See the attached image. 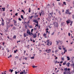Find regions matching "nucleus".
<instances>
[{
    "label": "nucleus",
    "mask_w": 74,
    "mask_h": 74,
    "mask_svg": "<svg viewBox=\"0 0 74 74\" xmlns=\"http://www.w3.org/2000/svg\"><path fill=\"white\" fill-rule=\"evenodd\" d=\"M51 49H46L45 50V52H47V53H51Z\"/></svg>",
    "instance_id": "obj_5"
},
{
    "label": "nucleus",
    "mask_w": 74,
    "mask_h": 74,
    "mask_svg": "<svg viewBox=\"0 0 74 74\" xmlns=\"http://www.w3.org/2000/svg\"><path fill=\"white\" fill-rule=\"evenodd\" d=\"M21 18L23 19V15H21Z\"/></svg>",
    "instance_id": "obj_31"
},
{
    "label": "nucleus",
    "mask_w": 74,
    "mask_h": 74,
    "mask_svg": "<svg viewBox=\"0 0 74 74\" xmlns=\"http://www.w3.org/2000/svg\"><path fill=\"white\" fill-rule=\"evenodd\" d=\"M10 26H11V27H12V26H13V24L10 25Z\"/></svg>",
    "instance_id": "obj_50"
},
{
    "label": "nucleus",
    "mask_w": 74,
    "mask_h": 74,
    "mask_svg": "<svg viewBox=\"0 0 74 74\" xmlns=\"http://www.w3.org/2000/svg\"><path fill=\"white\" fill-rule=\"evenodd\" d=\"M61 47V46H59L58 47V49H60V50H61V49H62V48L60 47Z\"/></svg>",
    "instance_id": "obj_17"
},
{
    "label": "nucleus",
    "mask_w": 74,
    "mask_h": 74,
    "mask_svg": "<svg viewBox=\"0 0 74 74\" xmlns=\"http://www.w3.org/2000/svg\"><path fill=\"white\" fill-rule=\"evenodd\" d=\"M70 63L68 62L66 64V65L68 67H69L70 66Z\"/></svg>",
    "instance_id": "obj_11"
},
{
    "label": "nucleus",
    "mask_w": 74,
    "mask_h": 74,
    "mask_svg": "<svg viewBox=\"0 0 74 74\" xmlns=\"http://www.w3.org/2000/svg\"><path fill=\"white\" fill-rule=\"evenodd\" d=\"M19 57H18V56H16V57H15V58L16 59H18V58Z\"/></svg>",
    "instance_id": "obj_41"
},
{
    "label": "nucleus",
    "mask_w": 74,
    "mask_h": 74,
    "mask_svg": "<svg viewBox=\"0 0 74 74\" xmlns=\"http://www.w3.org/2000/svg\"><path fill=\"white\" fill-rule=\"evenodd\" d=\"M6 50L8 52H10V50L8 49V48H7Z\"/></svg>",
    "instance_id": "obj_27"
},
{
    "label": "nucleus",
    "mask_w": 74,
    "mask_h": 74,
    "mask_svg": "<svg viewBox=\"0 0 74 74\" xmlns=\"http://www.w3.org/2000/svg\"><path fill=\"white\" fill-rule=\"evenodd\" d=\"M63 4L64 5H66V3L65 2H64L63 3Z\"/></svg>",
    "instance_id": "obj_23"
},
{
    "label": "nucleus",
    "mask_w": 74,
    "mask_h": 74,
    "mask_svg": "<svg viewBox=\"0 0 74 74\" xmlns=\"http://www.w3.org/2000/svg\"><path fill=\"white\" fill-rule=\"evenodd\" d=\"M65 13L66 14H69V15H71V14H72L71 12L70 13L69 10H66Z\"/></svg>",
    "instance_id": "obj_3"
},
{
    "label": "nucleus",
    "mask_w": 74,
    "mask_h": 74,
    "mask_svg": "<svg viewBox=\"0 0 74 74\" xmlns=\"http://www.w3.org/2000/svg\"><path fill=\"white\" fill-rule=\"evenodd\" d=\"M64 52H67V50H65Z\"/></svg>",
    "instance_id": "obj_61"
},
{
    "label": "nucleus",
    "mask_w": 74,
    "mask_h": 74,
    "mask_svg": "<svg viewBox=\"0 0 74 74\" xmlns=\"http://www.w3.org/2000/svg\"><path fill=\"white\" fill-rule=\"evenodd\" d=\"M49 30V29H48V28H47V29H45V30L47 31V30Z\"/></svg>",
    "instance_id": "obj_55"
},
{
    "label": "nucleus",
    "mask_w": 74,
    "mask_h": 74,
    "mask_svg": "<svg viewBox=\"0 0 74 74\" xmlns=\"http://www.w3.org/2000/svg\"><path fill=\"white\" fill-rule=\"evenodd\" d=\"M33 22H35V23H36L37 24H38V22L36 19L33 20Z\"/></svg>",
    "instance_id": "obj_7"
},
{
    "label": "nucleus",
    "mask_w": 74,
    "mask_h": 74,
    "mask_svg": "<svg viewBox=\"0 0 74 74\" xmlns=\"http://www.w3.org/2000/svg\"><path fill=\"white\" fill-rule=\"evenodd\" d=\"M27 34H29V36H32V35H33V33H30V31H29V29H28L27 30Z\"/></svg>",
    "instance_id": "obj_4"
},
{
    "label": "nucleus",
    "mask_w": 74,
    "mask_h": 74,
    "mask_svg": "<svg viewBox=\"0 0 74 74\" xmlns=\"http://www.w3.org/2000/svg\"><path fill=\"white\" fill-rule=\"evenodd\" d=\"M66 58H67L68 60H70V57L69 56H67Z\"/></svg>",
    "instance_id": "obj_14"
},
{
    "label": "nucleus",
    "mask_w": 74,
    "mask_h": 74,
    "mask_svg": "<svg viewBox=\"0 0 74 74\" xmlns=\"http://www.w3.org/2000/svg\"><path fill=\"white\" fill-rule=\"evenodd\" d=\"M4 22H2L1 25L2 26H4Z\"/></svg>",
    "instance_id": "obj_20"
},
{
    "label": "nucleus",
    "mask_w": 74,
    "mask_h": 74,
    "mask_svg": "<svg viewBox=\"0 0 74 74\" xmlns=\"http://www.w3.org/2000/svg\"><path fill=\"white\" fill-rule=\"evenodd\" d=\"M2 22H4V20H3V19H2Z\"/></svg>",
    "instance_id": "obj_62"
},
{
    "label": "nucleus",
    "mask_w": 74,
    "mask_h": 74,
    "mask_svg": "<svg viewBox=\"0 0 74 74\" xmlns=\"http://www.w3.org/2000/svg\"><path fill=\"white\" fill-rule=\"evenodd\" d=\"M71 67H73L74 69V63H73V64H71Z\"/></svg>",
    "instance_id": "obj_15"
},
{
    "label": "nucleus",
    "mask_w": 74,
    "mask_h": 74,
    "mask_svg": "<svg viewBox=\"0 0 74 74\" xmlns=\"http://www.w3.org/2000/svg\"><path fill=\"white\" fill-rule=\"evenodd\" d=\"M25 28L26 29L27 28V25H25Z\"/></svg>",
    "instance_id": "obj_58"
},
{
    "label": "nucleus",
    "mask_w": 74,
    "mask_h": 74,
    "mask_svg": "<svg viewBox=\"0 0 74 74\" xmlns=\"http://www.w3.org/2000/svg\"><path fill=\"white\" fill-rule=\"evenodd\" d=\"M68 35L69 36H70V33H68Z\"/></svg>",
    "instance_id": "obj_54"
},
{
    "label": "nucleus",
    "mask_w": 74,
    "mask_h": 74,
    "mask_svg": "<svg viewBox=\"0 0 74 74\" xmlns=\"http://www.w3.org/2000/svg\"><path fill=\"white\" fill-rule=\"evenodd\" d=\"M46 42H47V45H52V42L51 41H49V40H47L46 41Z\"/></svg>",
    "instance_id": "obj_1"
},
{
    "label": "nucleus",
    "mask_w": 74,
    "mask_h": 74,
    "mask_svg": "<svg viewBox=\"0 0 74 74\" xmlns=\"http://www.w3.org/2000/svg\"><path fill=\"white\" fill-rule=\"evenodd\" d=\"M61 59L62 60H63H63H64V58H61Z\"/></svg>",
    "instance_id": "obj_32"
},
{
    "label": "nucleus",
    "mask_w": 74,
    "mask_h": 74,
    "mask_svg": "<svg viewBox=\"0 0 74 74\" xmlns=\"http://www.w3.org/2000/svg\"><path fill=\"white\" fill-rule=\"evenodd\" d=\"M71 23V24H70V26H72V24H73V21H71L70 22Z\"/></svg>",
    "instance_id": "obj_16"
},
{
    "label": "nucleus",
    "mask_w": 74,
    "mask_h": 74,
    "mask_svg": "<svg viewBox=\"0 0 74 74\" xmlns=\"http://www.w3.org/2000/svg\"><path fill=\"white\" fill-rule=\"evenodd\" d=\"M9 71H10L11 73H12V71H13V69H12V70L10 69Z\"/></svg>",
    "instance_id": "obj_29"
},
{
    "label": "nucleus",
    "mask_w": 74,
    "mask_h": 74,
    "mask_svg": "<svg viewBox=\"0 0 74 74\" xmlns=\"http://www.w3.org/2000/svg\"><path fill=\"white\" fill-rule=\"evenodd\" d=\"M16 36L14 35L13 37V38H14V39H16Z\"/></svg>",
    "instance_id": "obj_22"
},
{
    "label": "nucleus",
    "mask_w": 74,
    "mask_h": 74,
    "mask_svg": "<svg viewBox=\"0 0 74 74\" xmlns=\"http://www.w3.org/2000/svg\"><path fill=\"white\" fill-rule=\"evenodd\" d=\"M32 18H33V16H32L31 17H30V18L31 19H32Z\"/></svg>",
    "instance_id": "obj_28"
},
{
    "label": "nucleus",
    "mask_w": 74,
    "mask_h": 74,
    "mask_svg": "<svg viewBox=\"0 0 74 74\" xmlns=\"http://www.w3.org/2000/svg\"><path fill=\"white\" fill-rule=\"evenodd\" d=\"M14 25L16 26V21L15 20H14Z\"/></svg>",
    "instance_id": "obj_12"
},
{
    "label": "nucleus",
    "mask_w": 74,
    "mask_h": 74,
    "mask_svg": "<svg viewBox=\"0 0 74 74\" xmlns=\"http://www.w3.org/2000/svg\"><path fill=\"white\" fill-rule=\"evenodd\" d=\"M22 12H23L24 13V14H25V11H24V10H21Z\"/></svg>",
    "instance_id": "obj_34"
},
{
    "label": "nucleus",
    "mask_w": 74,
    "mask_h": 74,
    "mask_svg": "<svg viewBox=\"0 0 74 74\" xmlns=\"http://www.w3.org/2000/svg\"><path fill=\"white\" fill-rule=\"evenodd\" d=\"M68 71H70V68H68V69H67Z\"/></svg>",
    "instance_id": "obj_57"
},
{
    "label": "nucleus",
    "mask_w": 74,
    "mask_h": 74,
    "mask_svg": "<svg viewBox=\"0 0 74 74\" xmlns=\"http://www.w3.org/2000/svg\"><path fill=\"white\" fill-rule=\"evenodd\" d=\"M48 32H49L47 30V31H46V33H48Z\"/></svg>",
    "instance_id": "obj_52"
},
{
    "label": "nucleus",
    "mask_w": 74,
    "mask_h": 74,
    "mask_svg": "<svg viewBox=\"0 0 74 74\" xmlns=\"http://www.w3.org/2000/svg\"><path fill=\"white\" fill-rule=\"evenodd\" d=\"M28 10L29 12H31V9H30V8H29Z\"/></svg>",
    "instance_id": "obj_24"
},
{
    "label": "nucleus",
    "mask_w": 74,
    "mask_h": 74,
    "mask_svg": "<svg viewBox=\"0 0 74 74\" xmlns=\"http://www.w3.org/2000/svg\"><path fill=\"white\" fill-rule=\"evenodd\" d=\"M63 47H64V46H62V47H63V50H64V51H65V49H65V48H64Z\"/></svg>",
    "instance_id": "obj_38"
},
{
    "label": "nucleus",
    "mask_w": 74,
    "mask_h": 74,
    "mask_svg": "<svg viewBox=\"0 0 74 74\" xmlns=\"http://www.w3.org/2000/svg\"><path fill=\"white\" fill-rule=\"evenodd\" d=\"M28 34H26V33H24V36L25 37L26 36H28Z\"/></svg>",
    "instance_id": "obj_9"
},
{
    "label": "nucleus",
    "mask_w": 74,
    "mask_h": 74,
    "mask_svg": "<svg viewBox=\"0 0 74 74\" xmlns=\"http://www.w3.org/2000/svg\"><path fill=\"white\" fill-rule=\"evenodd\" d=\"M58 13H59L60 15H61V13L60 12V10L58 12Z\"/></svg>",
    "instance_id": "obj_39"
},
{
    "label": "nucleus",
    "mask_w": 74,
    "mask_h": 74,
    "mask_svg": "<svg viewBox=\"0 0 74 74\" xmlns=\"http://www.w3.org/2000/svg\"><path fill=\"white\" fill-rule=\"evenodd\" d=\"M71 21V20H70L69 19L68 20L66 21V22L67 23V25H68L69 23H70Z\"/></svg>",
    "instance_id": "obj_8"
},
{
    "label": "nucleus",
    "mask_w": 74,
    "mask_h": 74,
    "mask_svg": "<svg viewBox=\"0 0 74 74\" xmlns=\"http://www.w3.org/2000/svg\"><path fill=\"white\" fill-rule=\"evenodd\" d=\"M54 27H58V23L57 22L54 23H53Z\"/></svg>",
    "instance_id": "obj_6"
},
{
    "label": "nucleus",
    "mask_w": 74,
    "mask_h": 74,
    "mask_svg": "<svg viewBox=\"0 0 74 74\" xmlns=\"http://www.w3.org/2000/svg\"><path fill=\"white\" fill-rule=\"evenodd\" d=\"M36 28H34V30H36Z\"/></svg>",
    "instance_id": "obj_59"
},
{
    "label": "nucleus",
    "mask_w": 74,
    "mask_h": 74,
    "mask_svg": "<svg viewBox=\"0 0 74 74\" xmlns=\"http://www.w3.org/2000/svg\"><path fill=\"white\" fill-rule=\"evenodd\" d=\"M35 25H36V26H37V27H38V24H35Z\"/></svg>",
    "instance_id": "obj_43"
},
{
    "label": "nucleus",
    "mask_w": 74,
    "mask_h": 74,
    "mask_svg": "<svg viewBox=\"0 0 74 74\" xmlns=\"http://www.w3.org/2000/svg\"><path fill=\"white\" fill-rule=\"evenodd\" d=\"M23 73V72H20V74H22Z\"/></svg>",
    "instance_id": "obj_49"
},
{
    "label": "nucleus",
    "mask_w": 74,
    "mask_h": 74,
    "mask_svg": "<svg viewBox=\"0 0 74 74\" xmlns=\"http://www.w3.org/2000/svg\"><path fill=\"white\" fill-rule=\"evenodd\" d=\"M15 74H17L18 72H17L16 71H15Z\"/></svg>",
    "instance_id": "obj_42"
},
{
    "label": "nucleus",
    "mask_w": 74,
    "mask_h": 74,
    "mask_svg": "<svg viewBox=\"0 0 74 74\" xmlns=\"http://www.w3.org/2000/svg\"><path fill=\"white\" fill-rule=\"evenodd\" d=\"M64 74H69V72L67 71V68H66L64 69Z\"/></svg>",
    "instance_id": "obj_2"
},
{
    "label": "nucleus",
    "mask_w": 74,
    "mask_h": 74,
    "mask_svg": "<svg viewBox=\"0 0 74 74\" xmlns=\"http://www.w3.org/2000/svg\"><path fill=\"white\" fill-rule=\"evenodd\" d=\"M23 59H25V60H27V57H25L24 58H23Z\"/></svg>",
    "instance_id": "obj_30"
},
{
    "label": "nucleus",
    "mask_w": 74,
    "mask_h": 74,
    "mask_svg": "<svg viewBox=\"0 0 74 74\" xmlns=\"http://www.w3.org/2000/svg\"><path fill=\"white\" fill-rule=\"evenodd\" d=\"M56 42H57V45H58V44H59V42L57 41H56Z\"/></svg>",
    "instance_id": "obj_46"
},
{
    "label": "nucleus",
    "mask_w": 74,
    "mask_h": 74,
    "mask_svg": "<svg viewBox=\"0 0 74 74\" xmlns=\"http://www.w3.org/2000/svg\"><path fill=\"white\" fill-rule=\"evenodd\" d=\"M66 62H64L63 64V65H65V64H66Z\"/></svg>",
    "instance_id": "obj_25"
},
{
    "label": "nucleus",
    "mask_w": 74,
    "mask_h": 74,
    "mask_svg": "<svg viewBox=\"0 0 74 74\" xmlns=\"http://www.w3.org/2000/svg\"><path fill=\"white\" fill-rule=\"evenodd\" d=\"M54 34L55 32H53L51 34V35H52V36H53V34Z\"/></svg>",
    "instance_id": "obj_36"
},
{
    "label": "nucleus",
    "mask_w": 74,
    "mask_h": 74,
    "mask_svg": "<svg viewBox=\"0 0 74 74\" xmlns=\"http://www.w3.org/2000/svg\"><path fill=\"white\" fill-rule=\"evenodd\" d=\"M63 61H61L60 62V63H61V64H62V63H63Z\"/></svg>",
    "instance_id": "obj_60"
},
{
    "label": "nucleus",
    "mask_w": 74,
    "mask_h": 74,
    "mask_svg": "<svg viewBox=\"0 0 74 74\" xmlns=\"http://www.w3.org/2000/svg\"><path fill=\"white\" fill-rule=\"evenodd\" d=\"M17 51H18V50L16 49V50H15L14 51V53H16V52H17Z\"/></svg>",
    "instance_id": "obj_26"
},
{
    "label": "nucleus",
    "mask_w": 74,
    "mask_h": 74,
    "mask_svg": "<svg viewBox=\"0 0 74 74\" xmlns=\"http://www.w3.org/2000/svg\"><path fill=\"white\" fill-rule=\"evenodd\" d=\"M29 28H32L33 27V26H32V25H31L29 26Z\"/></svg>",
    "instance_id": "obj_35"
},
{
    "label": "nucleus",
    "mask_w": 74,
    "mask_h": 74,
    "mask_svg": "<svg viewBox=\"0 0 74 74\" xmlns=\"http://www.w3.org/2000/svg\"><path fill=\"white\" fill-rule=\"evenodd\" d=\"M55 52H56V53H57V51H55Z\"/></svg>",
    "instance_id": "obj_63"
},
{
    "label": "nucleus",
    "mask_w": 74,
    "mask_h": 74,
    "mask_svg": "<svg viewBox=\"0 0 74 74\" xmlns=\"http://www.w3.org/2000/svg\"><path fill=\"white\" fill-rule=\"evenodd\" d=\"M15 16H17V15H18V13H16V14H15Z\"/></svg>",
    "instance_id": "obj_47"
},
{
    "label": "nucleus",
    "mask_w": 74,
    "mask_h": 74,
    "mask_svg": "<svg viewBox=\"0 0 74 74\" xmlns=\"http://www.w3.org/2000/svg\"><path fill=\"white\" fill-rule=\"evenodd\" d=\"M21 42V41L19 40V41H17V43H18V42Z\"/></svg>",
    "instance_id": "obj_53"
},
{
    "label": "nucleus",
    "mask_w": 74,
    "mask_h": 74,
    "mask_svg": "<svg viewBox=\"0 0 74 74\" xmlns=\"http://www.w3.org/2000/svg\"><path fill=\"white\" fill-rule=\"evenodd\" d=\"M2 10H3V11H5V8H2Z\"/></svg>",
    "instance_id": "obj_21"
},
{
    "label": "nucleus",
    "mask_w": 74,
    "mask_h": 74,
    "mask_svg": "<svg viewBox=\"0 0 74 74\" xmlns=\"http://www.w3.org/2000/svg\"><path fill=\"white\" fill-rule=\"evenodd\" d=\"M72 18H74V15H72Z\"/></svg>",
    "instance_id": "obj_56"
},
{
    "label": "nucleus",
    "mask_w": 74,
    "mask_h": 74,
    "mask_svg": "<svg viewBox=\"0 0 74 74\" xmlns=\"http://www.w3.org/2000/svg\"><path fill=\"white\" fill-rule=\"evenodd\" d=\"M53 14V12H52V13H50V14L51 15H52V14Z\"/></svg>",
    "instance_id": "obj_45"
},
{
    "label": "nucleus",
    "mask_w": 74,
    "mask_h": 74,
    "mask_svg": "<svg viewBox=\"0 0 74 74\" xmlns=\"http://www.w3.org/2000/svg\"><path fill=\"white\" fill-rule=\"evenodd\" d=\"M41 13L42 15H44V11L43 10H42L41 11Z\"/></svg>",
    "instance_id": "obj_13"
},
{
    "label": "nucleus",
    "mask_w": 74,
    "mask_h": 74,
    "mask_svg": "<svg viewBox=\"0 0 74 74\" xmlns=\"http://www.w3.org/2000/svg\"><path fill=\"white\" fill-rule=\"evenodd\" d=\"M33 30H34V29H32L31 30V33H33Z\"/></svg>",
    "instance_id": "obj_37"
},
{
    "label": "nucleus",
    "mask_w": 74,
    "mask_h": 74,
    "mask_svg": "<svg viewBox=\"0 0 74 74\" xmlns=\"http://www.w3.org/2000/svg\"><path fill=\"white\" fill-rule=\"evenodd\" d=\"M27 23H29V24L30 23V21H28L27 22Z\"/></svg>",
    "instance_id": "obj_48"
},
{
    "label": "nucleus",
    "mask_w": 74,
    "mask_h": 74,
    "mask_svg": "<svg viewBox=\"0 0 74 74\" xmlns=\"http://www.w3.org/2000/svg\"><path fill=\"white\" fill-rule=\"evenodd\" d=\"M58 59V57H56V58H55V59Z\"/></svg>",
    "instance_id": "obj_64"
},
{
    "label": "nucleus",
    "mask_w": 74,
    "mask_h": 74,
    "mask_svg": "<svg viewBox=\"0 0 74 74\" xmlns=\"http://www.w3.org/2000/svg\"><path fill=\"white\" fill-rule=\"evenodd\" d=\"M33 36L34 37V38H36V37H37V34H34V35Z\"/></svg>",
    "instance_id": "obj_10"
},
{
    "label": "nucleus",
    "mask_w": 74,
    "mask_h": 74,
    "mask_svg": "<svg viewBox=\"0 0 74 74\" xmlns=\"http://www.w3.org/2000/svg\"><path fill=\"white\" fill-rule=\"evenodd\" d=\"M47 34H45V33H44V34H43V36H47Z\"/></svg>",
    "instance_id": "obj_19"
},
{
    "label": "nucleus",
    "mask_w": 74,
    "mask_h": 74,
    "mask_svg": "<svg viewBox=\"0 0 74 74\" xmlns=\"http://www.w3.org/2000/svg\"><path fill=\"white\" fill-rule=\"evenodd\" d=\"M37 66H34H34H32V67L33 68H35V67H37Z\"/></svg>",
    "instance_id": "obj_33"
},
{
    "label": "nucleus",
    "mask_w": 74,
    "mask_h": 74,
    "mask_svg": "<svg viewBox=\"0 0 74 74\" xmlns=\"http://www.w3.org/2000/svg\"><path fill=\"white\" fill-rule=\"evenodd\" d=\"M31 59H34V56H33V57H31Z\"/></svg>",
    "instance_id": "obj_44"
},
{
    "label": "nucleus",
    "mask_w": 74,
    "mask_h": 74,
    "mask_svg": "<svg viewBox=\"0 0 74 74\" xmlns=\"http://www.w3.org/2000/svg\"><path fill=\"white\" fill-rule=\"evenodd\" d=\"M18 20H19V21H22V19H21V18H18Z\"/></svg>",
    "instance_id": "obj_40"
},
{
    "label": "nucleus",
    "mask_w": 74,
    "mask_h": 74,
    "mask_svg": "<svg viewBox=\"0 0 74 74\" xmlns=\"http://www.w3.org/2000/svg\"><path fill=\"white\" fill-rule=\"evenodd\" d=\"M13 30H16V28L15 27H13V28H12Z\"/></svg>",
    "instance_id": "obj_18"
},
{
    "label": "nucleus",
    "mask_w": 74,
    "mask_h": 74,
    "mask_svg": "<svg viewBox=\"0 0 74 74\" xmlns=\"http://www.w3.org/2000/svg\"><path fill=\"white\" fill-rule=\"evenodd\" d=\"M2 44H3V45L4 46V44H5V42H3V43L2 42Z\"/></svg>",
    "instance_id": "obj_51"
}]
</instances>
